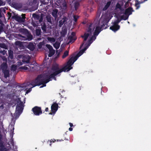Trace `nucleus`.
Here are the masks:
<instances>
[{"instance_id": "f257e3e1", "label": "nucleus", "mask_w": 151, "mask_h": 151, "mask_svg": "<svg viewBox=\"0 0 151 151\" xmlns=\"http://www.w3.org/2000/svg\"><path fill=\"white\" fill-rule=\"evenodd\" d=\"M87 48L86 47L81 50L75 56L72 57L67 62L66 65L63 68L60 69L57 65H54L52 66L51 70L48 71L45 76H39L35 80L32 82L30 84L28 83L26 87L27 88L26 89L28 88L29 87V88L27 91L26 93H27L29 92L31 90V88L36 86L42 84L43 85L41 86L40 88L45 86V84L50 81V78L54 77L63 71L67 72L72 69V67H71V65L78 58L83 54Z\"/></svg>"}, {"instance_id": "f03ea898", "label": "nucleus", "mask_w": 151, "mask_h": 151, "mask_svg": "<svg viewBox=\"0 0 151 151\" xmlns=\"http://www.w3.org/2000/svg\"><path fill=\"white\" fill-rule=\"evenodd\" d=\"M101 25L100 26L99 24L96 25L95 26L96 29L94 33L93 34L92 32L94 29V26L93 27L92 25H91L88 28V30L85 33L84 35L81 36L82 38H84V41H86L88 38H89L88 40L89 45H90L92 41L96 39L95 35H97L100 31L101 27Z\"/></svg>"}, {"instance_id": "7ed1b4c3", "label": "nucleus", "mask_w": 151, "mask_h": 151, "mask_svg": "<svg viewBox=\"0 0 151 151\" xmlns=\"http://www.w3.org/2000/svg\"><path fill=\"white\" fill-rule=\"evenodd\" d=\"M5 62L3 63L1 66V68L2 70L3 73L4 75V77L5 78H6L9 76V71L7 69V65L5 62L6 60H4L3 58H1Z\"/></svg>"}, {"instance_id": "20e7f679", "label": "nucleus", "mask_w": 151, "mask_h": 151, "mask_svg": "<svg viewBox=\"0 0 151 151\" xmlns=\"http://www.w3.org/2000/svg\"><path fill=\"white\" fill-rule=\"evenodd\" d=\"M46 46L49 50V53L48 56L49 57L52 56L55 53V50H53L52 46L49 45L47 44Z\"/></svg>"}, {"instance_id": "39448f33", "label": "nucleus", "mask_w": 151, "mask_h": 151, "mask_svg": "<svg viewBox=\"0 0 151 151\" xmlns=\"http://www.w3.org/2000/svg\"><path fill=\"white\" fill-rule=\"evenodd\" d=\"M75 33L73 32L71 33V35H70L68 38V40L69 41L68 44L72 43L76 40V38L75 37Z\"/></svg>"}, {"instance_id": "423d86ee", "label": "nucleus", "mask_w": 151, "mask_h": 151, "mask_svg": "<svg viewBox=\"0 0 151 151\" xmlns=\"http://www.w3.org/2000/svg\"><path fill=\"white\" fill-rule=\"evenodd\" d=\"M119 22H115L113 23V25L110 27V29L112 30L113 31L115 32L117 30L119 29V26L118 25V23Z\"/></svg>"}, {"instance_id": "0eeeda50", "label": "nucleus", "mask_w": 151, "mask_h": 151, "mask_svg": "<svg viewBox=\"0 0 151 151\" xmlns=\"http://www.w3.org/2000/svg\"><path fill=\"white\" fill-rule=\"evenodd\" d=\"M32 111L34 114L36 115H39L42 113L41 109L40 108L35 107L33 108Z\"/></svg>"}, {"instance_id": "6e6552de", "label": "nucleus", "mask_w": 151, "mask_h": 151, "mask_svg": "<svg viewBox=\"0 0 151 151\" xmlns=\"http://www.w3.org/2000/svg\"><path fill=\"white\" fill-rule=\"evenodd\" d=\"M23 103L21 102H18L16 108V111H21L22 110Z\"/></svg>"}, {"instance_id": "1a4fd4ad", "label": "nucleus", "mask_w": 151, "mask_h": 151, "mask_svg": "<svg viewBox=\"0 0 151 151\" xmlns=\"http://www.w3.org/2000/svg\"><path fill=\"white\" fill-rule=\"evenodd\" d=\"M15 44L17 47L19 48L20 49L23 47V45L22 42L20 41H16L15 42Z\"/></svg>"}, {"instance_id": "9d476101", "label": "nucleus", "mask_w": 151, "mask_h": 151, "mask_svg": "<svg viewBox=\"0 0 151 151\" xmlns=\"http://www.w3.org/2000/svg\"><path fill=\"white\" fill-rule=\"evenodd\" d=\"M58 105L57 104L54 103L51 106V109L52 111H56L58 109Z\"/></svg>"}, {"instance_id": "9b49d317", "label": "nucleus", "mask_w": 151, "mask_h": 151, "mask_svg": "<svg viewBox=\"0 0 151 151\" xmlns=\"http://www.w3.org/2000/svg\"><path fill=\"white\" fill-rule=\"evenodd\" d=\"M22 17H18L17 18V21L20 22H24V19L25 18V14H22Z\"/></svg>"}, {"instance_id": "f8f14e48", "label": "nucleus", "mask_w": 151, "mask_h": 151, "mask_svg": "<svg viewBox=\"0 0 151 151\" xmlns=\"http://www.w3.org/2000/svg\"><path fill=\"white\" fill-rule=\"evenodd\" d=\"M28 48L30 50L32 51L34 49L35 47L32 43H29L28 45Z\"/></svg>"}, {"instance_id": "ddd939ff", "label": "nucleus", "mask_w": 151, "mask_h": 151, "mask_svg": "<svg viewBox=\"0 0 151 151\" xmlns=\"http://www.w3.org/2000/svg\"><path fill=\"white\" fill-rule=\"evenodd\" d=\"M132 9L131 8H128L127 9L125 12V14L129 15L132 14Z\"/></svg>"}, {"instance_id": "4468645a", "label": "nucleus", "mask_w": 151, "mask_h": 151, "mask_svg": "<svg viewBox=\"0 0 151 151\" xmlns=\"http://www.w3.org/2000/svg\"><path fill=\"white\" fill-rule=\"evenodd\" d=\"M19 31L20 33H22L23 34H26L28 33L27 29L23 28H21L19 29Z\"/></svg>"}, {"instance_id": "2eb2a0df", "label": "nucleus", "mask_w": 151, "mask_h": 151, "mask_svg": "<svg viewBox=\"0 0 151 151\" xmlns=\"http://www.w3.org/2000/svg\"><path fill=\"white\" fill-rule=\"evenodd\" d=\"M66 21V18L65 17L63 18L61 20L59 21V25L60 27Z\"/></svg>"}, {"instance_id": "dca6fc26", "label": "nucleus", "mask_w": 151, "mask_h": 151, "mask_svg": "<svg viewBox=\"0 0 151 151\" xmlns=\"http://www.w3.org/2000/svg\"><path fill=\"white\" fill-rule=\"evenodd\" d=\"M58 12V10L57 9H55L53 10L52 12V16L55 18L57 17V13Z\"/></svg>"}, {"instance_id": "f3484780", "label": "nucleus", "mask_w": 151, "mask_h": 151, "mask_svg": "<svg viewBox=\"0 0 151 151\" xmlns=\"http://www.w3.org/2000/svg\"><path fill=\"white\" fill-rule=\"evenodd\" d=\"M18 36L19 38L22 40H27V38L26 37L20 34H18Z\"/></svg>"}, {"instance_id": "a211bd4d", "label": "nucleus", "mask_w": 151, "mask_h": 151, "mask_svg": "<svg viewBox=\"0 0 151 151\" xmlns=\"http://www.w3.org/2000/svg\"><path fill=\"white\" fill-rule=\"evenodd\" d=\"M30 57L29 56H27L26 58H24L22 60V62L23 63H29Z\"/></svg>"}, {"instance_id": "6ab92c4d", "label": "nucleus", "mask_w": 151, "mask_h": 151, "mask_svg": "<svg viewBox=\"0 0 151 151\" xmlns=\"http://www.w3.org/2000/svg\"><path fill=\"white\" fill-rule=\"evenodd\" d=\"M123 3L122 2L120 1L116 5V7L117 8L120 9L121 6L123 4Z\"/></svg>"}, {"instance_id": "aec40b11", "label": "nucleus", "mask_w": 151, "mask_h": 151, "mask_svg": "<svg viewBox=\"0 0 151 151\" xmlns=\"http://www.w3.org/2000/svg\"><path fill=\"white\" fill-rule=\"evenodd\" d=\"M26 35L27 36V39H28L29 41L32 40V35L27 33L26 34Z\"/></svg>"}, {"instance_id": "412c9836", "label": "nucleus", "mask_w": 151, "mask_h": 151, "mask_svg": "<svg viewBox=\"0 0 151 151\" xmlns=\"http://www.w3.org/2000/svg\"><path fill=\"white\" fill-rule=\"evenodd\" d=\"M48 41L50 42L51 43L54 42L55 41V39L53 37H48L47 38Z\"/></svg>"}, {"instance_id": "4be33fe9", "label": "nucleus", "mask_w": 151, "mask_h": 151, "mask_svg": "<svg viewBox=\"0 0 151 151\" xmlns=\"http://www.w3.org/2000/svg\"><path fill=\"white\" fill-rule=\"evenodd\" d=\"M68 52H69L68 51H65L64 52L63 55L62 56V58H64L66 57H67L68 55Z\"/></svg>"}, {"instance_id": "5701e85b", "label": "nucleus", "mask_w": 151, "mask_h": 151, "mask_svg": "<svg viewBox=\"0 0 151 151\" xmlns=\"http://www.w3.org/2000/svg\"><path fill=\"white\" fill-rule=\"evenodd\" d=\"M111 4V2L109 1L105 5L103 9V10H106L107 8Z\"/></svg>"}, {"instance_id": "b1692460", "label": "nucleus", "mask_w": 151, "mask_h": 151, "mask_svg": "<svg viewBox=\"0 0 151 151\" xmlns=\"http://www.w3.org/2000/svg\"><path fill=\"white\" fill-rule=\"evenodd\" d=\"M60 44L58 42H56L53 44V46L56 49H58L60 47Z\"/></svg>"}, {"instance_id": "393cba45", "label": "nucleus", "mask_w": 151, "mask_h": 151, "mask_svg": "<svg viewBox=\"0 0 151 151\" xmlns=\"http://www.w3.org/2000/svg\"><path fill=\"white\" fill-rule=\"evenodd\" d=\"M17 68V66L15 65H12L11 67V70L12 71H15Z\"/></svg>"}, {"instance_id": "a878e982", "label": "nucleus", "mask_w": 151, "mask_h": 151, "mask_svg": "<svg viewBox=\"0 0 151 151\" xmlns=\"http://www.w3.org/2000/svg\"><path fill=\"white\" fill-rule=\"evenodd\" d=\"M9 59H12L13 58V56L12 54V51H9Z\"/></svg>"}, {"instance_id": "bb28decb", "label": "nucleus", "mask_w": 151, "mask_h": 151, "mask_svg": "<svg viewBox=\"0 0 151 151\" xmlns=\"http://www.w3.org/2000/svg\"><path fill=\"white\" fill-rule=\"evenodd\" d=\"M129 15H128L125 14L122 16L121 18L122 19L124 20L127 19Z\"/></svg>"}, {"instance_id": "cd10ccee", "label": "nucleus", "mask_w": 151, "mask_h": 151, "mask_svg": "<svg viewBox=\"0 0 151 151\" xmlns=\"http://www.w3.org/2000/svg\"><path fill=\"white\" fill-rule=\"evenodd\" d=\"M36 34L37 36H39L41 34V30L39 29L36 30Z\"/></svg>"}, {"instance_id": "c85d7f7f", "label": "nucleus", "mask_w": 151, "mask_h": 151, "mask_svg": "<svg viewBox=\"0 0 151 151\" xmlns=\"http://www.w3.org/2000/svg\"><path fill=\"white\" fill-rule=\"evenodd\" d=\"M21 69H23L24 70H29L27 67L26 66H22L20 68Z\"/></svg>"}, {"instance_id": "c756f323", "label": "nucleus", "mask_w": 151, "mask_h": 151, "mask_svg": "<svg viewBox=\"0 0 151 151\" xmlns=\"http://www.w3.org/2000/svg\"><path fill=\"white\" fill-rule=\"evenodd\" d=\"M47 19L48 22H51V19L50 16H48L47 17Z\"/></svg>"}, {"instance_id": "7c9ffc66", "label": "nucleus", "mask_w": 151, "mask_h": 151, "mask_svg": "<svg viewBox=\"0 0 151 151\" xmlns=\"http://www.w3.org/2000/svg\"><path fill=\"white\" fill-rule=\"evenodd\" d=\"M1 47L6 49L7 47L4 44H1Z\"/></svg>"}, {"instance_id": "2f4dec72", "label": "nucleus", "mask_w": 151, "mask_h": 151, "mask_svg": "<svg viewBox=\"0 0 151 151\" xmlns=\"http://www.w3.org/2000/svg\"><path fill=\"white\" fill-rule=\"evenodd\" d=\"M63 9H66V4L65 3H64L63 4Z\"/></svg>"}, {"instance_id": "473e14b6", "label": "nucleus", "mask_w": 151, "mask_h": 151, "mask_svg": "<svg viewBox=\"0 0 151 151\" xmlns=\"http://www.w3.org/2000/svg\"><path fill=\"white\" fill-rule=\"evenodd\" d=\"M6 51L5 50H1L0 51V53H2L3 55H4L6 53Z\"/></svg>"}, {"instance_id": "72a5a7b5", "label": "nucleus", "mask_w": 151, "mask_h": 151, "mask_svg": "<svg viewBox=\"0 0 151 151\" xmlns=\"http://www.w3.org/2000/svg\"><path fill=\"white\" fill-rule=\"evenodd\" d=\"M78 18V17H77V16H74V19L75 22H76L77 21Z\"/></svg>"}, {"instance_id": "f704fd0d", "label": "nucleus", "mask_w": 151, "mask_h": 151, "mask_svg": "<svg viewBox=\"0 0 151 151\" xmlns=\"http://www.w3.org/2000/svg\"><path fill=\"white\" fill-rule=\"evenodd\" d=\"M4 4L0 0V5H4Z\"/></svg>"}, {"instance_id": "c9c22d12", "label": "nucleus", "mask_w": 151, "mask_h": 151, "mask_svg": "<svg viewBox=\"0 0 151 151\" xmlns=\"http://www.w3.org/2000/svg\"><path fill=\"white\" fill-rule=\"evenodd\" d=\"M18 63V65L19 66L22 65V63L21 62H19Z\"/></svg>"}, {"instance_id": "e433bc0d", "label": "nucleus", "mask_w": 151, "mask_h": 151, "mask_svg": "<svg viewBox=\"0 0 151 151\" xmlns=\"http://www.w3.org/2000/svg\"><path fill=\"white\" fill-rule=\"evenodd\" d=\"M30 68H34V67L33 66H34V65H33V64H31L30 65Z\"/></svg>"}, {"instance_id": "4c0bfd02", "label": "nucleus", "mask_w": 151, "mask_h": 151, "mask_svg": "<svg viewBox=\"0 0 151 151\" xmlns=\"http://www.w3.org/2000/svg\"><path fill=\"white\" fill-rule=\"evenodd\" d=\"M8 16H9V18H10L11 16V13H10L8 12Z\"/></svg>"}, {"instance_id": "58836bf2", "label": "nucleus", "mask_w": 151, "mask_h": 151, "mask_svg": "<svg viewBox=\"0 0 151 151\" xmlns=\"http://www.w3.org/2000/svg\"><path fill=\"white\" fill-rule=\"evenodd\" d=\"M103 19V17H101V18H100V19L99 22H101V21H102V19Z\"/></svg>"}, {"instance_id": "ea45409f", "label": "nucleus", "mask_w": 151, "mask_h": 151, "mask_svg": "<svg viewBox=\"0 0 151 151\" xmlns=\"http://www.w3.org/2000/svg\"><path fill=\"white\" fill-rule=\"evenodd\" d=\"M69 124H70V127H72L73 126V124L72 123H69Z\"/></svg>"}, {"instance_id": "a19ab883", "label": "nucleus", "mask_w": 151, "mask_h": 151, "mask_svg": "<svg viewBox=\"0 0 151 151\" xmlns=\"http://www.w3.org/2000/svg\"><path fill=\"white\" fill-rule=\"evenodd\" d=\"M72 129H73L71 127H70L69 128V130L70 131H72Z\"/></svg>"}, {"instance_id": "79ce46f5", "label": "nucleus", "mask_w": 151, "mask_h": 151, "mask_svg": "<svg viewBox=\"0 0 151 151\" xmlns=\"http://www.w3.org/2000/svg\"><path fill=\"white\" fill-rule=\"evenodd\" d=\"M48 108H46L45 109V111H48Z\"/></svg>"}, {"instance_id": "37998d69", "label": "nucleus", "mask_w": 151, "mask_h": 151, "mask_svg": "<svg viewBox=\"0 0 151 151\" xmlns=\"http://www.w3.org/2000/svg\"><path fill=\"white\" fill-rule=\"evenodd\" d=\"M2 10H4V9H2ZM2 9H0V15L1 14V11Z\"/></svg>"}, {"instance_id": "c03bdc74", "label": "nucleus", "mask_w": 151, "mask_h": 151, "mask_svg": "<svg viewBox=\"0 0 151 151\" xmlns=\"http://www.w3.org/2000/svg\"><path fill=\"white\" fill-rule=\"evenodd\" d=\"M136 6H137V7H138V4H137V3H136Z\"/></svg>"}, {"instance_id": "a18cd8bd", "label": "nucleus", "mask_w": 151, "mask_h": 151, "mask_svg": "<svg viewBox=\"0 0 151 151\" xmlns=\"http://www.w3.org/2000/svg\"><path fill=\"white\" fill-rule=\"evenodd\" d=\"M42 29L43 30H44L45 29V28L44 27H42Z\"/></svg>"}, {"instance_id": "49530a36", "label": "nucleus", "mask_w": 151, "mask_h": 151, "mask_svg": "<svg viewBox=\"0 0 151 151\" xmlns=\"http://www.w3.org/2000/svg\"><path fill=\"white\" fill-rule=\"evenodd\" d=\"M0 150L1 151H2V150H2V149H0Z\"/></svg>"}, {"instance_id": "de8ad7c7", "label": "nucleus", "mask_w": 151, "mask_h": 151, "mask_svg": "<svg viewBox=\"0 0 151 151\" xmlns=\"http://www.w3.org/2000/svg\"><path fill=\"white\" fill-rule=\"evenodd\" d=\"M83 44H83L81 46H82Z\"/></svg>"}, {"instance_id": "09e8293b", "label": "nucleus", "mask_w": 151, "mask_h": 151, "mask_svg": "<svg viewBox=\"0 0 151 151\" xmlns=\"http://www.w3.org/2000/svg\"><path fill=\"white\" fill-rule=\"evenodd\" d=\"M1 43H0V47H1Z\"/></svg>"}, {"instance_id": "8fccbe9b", "label": "nucleus", "mask_w": 151, "mask_h": 151, "mask_svg": "<svg viewBox=\"0 0 151 151\" xmlns=\"http://www.w3.org/2000/svg\"><path fill=\"white\" fill-rule=\"evenodd\" d=\"M50 114H52L51 113H50Z\"/></svg>"}, {"instance_id": "3c124183", "label": "nucleus", "mask_w": 151, "mask_h": 151, "mask_svg": "<svg viewBox=\"0 0 151 151\" xmlns=\"http://www.w3.org/2000/svg\"><path fill=\"white\" fill-rule=\"evenodd\" d=\"M75 9H76V8H75Z\"/></svg>"}, {"instance_id": "603ef678", "label": "nucleus", "mask_w": 151, "mask_h": 151, "mask_svg": "<svg viewBox=\"0 0 151 151\" xmlns=\"http://www.w3.org/2000/svg\"><path fill=\"white\" fill-rule=\"evenodd\" d=\"M9 0V1H10V0Z\"/></svg>"}]
</instances>
